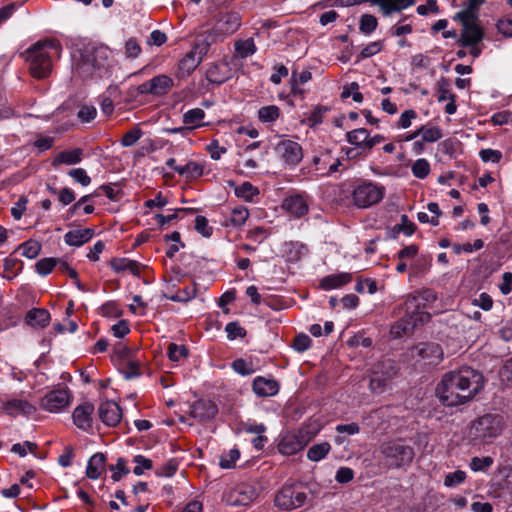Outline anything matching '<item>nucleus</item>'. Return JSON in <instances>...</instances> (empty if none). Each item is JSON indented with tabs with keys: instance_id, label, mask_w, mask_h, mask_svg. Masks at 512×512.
I'll list each match as a JSON object with an SVG mask.
<instances>
[{
	"instance_id": "obj_1",
	"label": "nucleus",
	"mask_w": 512,
	"mask_h": 512,
	"mask_svg": "<svg viewBox=\"0 0 512 512\" xmlns=\"http://www.w3.org/2000/svg\"><path fill=\"white\" fill-rule=\"evenodd\" d=\"M484 383L481 372L463 366L442 376L436 387V395L444 406L457 407L472 401L483 389Z\"/></svg>"
},
{
	"instance_id": "obj_2",
	"label": "nucleus",
	"mask_w": 512,
	"mask_h": 512,
	"mask_svg": "<svg viewBox=\"0 0 512 512\" xmlns=\"http://www.w3.org/2000/svg\"><path fill=\"white\" fill-rule=\"evenodd\" d=\"M110 50L105 45L88 43L73 54L74 69L83 79L103 77L110 67Z\"/></svg>"
},
{
	"instance_id": "obj_3",
	"label": "nucleus",
	"mask_w": 512,
	"mask_h": 512,
	"mask_svg": "<svg viewBox=\"0 0 512 512\" xmlns=\"http://www.w3.org/2000/svg\"><path fill=\"white\" fill-rule=\"evenodd\" d=\"M61 50L60 42L55 39L35 43L26 51L31 75L37 79L48 77L52 71V57H59Z\"/></svg>"
},
{
	"instance_id": "obj_4",
	"label": "nucleus",
	"mask_w": 512,
	"mask_h": 512,
	"mask_svg": "<svg viewBox=\"0 0 512 512\" xmlns=\"http://www.w3.org/2000/svg\"><path fill=\"white\" fill-rule=\"evenodd\" d=\"M405 315L391 326L390 334L393 338H400L413 332L419 323L428 322L431 315L421 310L419 297L408 296L404 305L399 308Z\"/></svg>"
},
{
	"instance_id": "obj_5",
	"label": "nucleus",
	"mask_w": 512,
	"mask_h": 512,
	"mask_svg": "<svg viewBox=\"0 0 512 512\" xmlns=\"http://www.w3.org/2000/svg\"><path fill=\"white\" fill-rule=\"evenodd\" d=\"M415 457V450L403 439L388 440L379 446V459L387 469H401L409 466Z\"/></svg>"
},
{
	"instance_id": "obj_6",
	"label": "nucleus",
	"mask_w": 512,
	"mask_h": 512,
	"mask_svg": "<svg viewBox=\"0 0 512 512\" xmlns=\"http://www.w3.org/2000/svg\"><path fill=\"white\" fill-rule=\"evenodd\" d=\"M317 491L302 483L284 485L275 496V505L281 510H295L306 504L313 506Z\"/></svg>"
},
{
	"instance_id": "obj_7",
	"label": "nucleus",
	"mask_w": 512,
	"mask_h": 512,
	"mask_svg": "<svg viewBox=\"0 0 512 512\" xmlns=\"http://www.w3.org/2000/svg\"><path fill=\"white\" fill-rule=\"evenodd\" d=\"M503 428L501 415L487 413L472 421L468 436L474 443L489 444L502 433Z\"/></svg>"
},
{
	"instance_id": "obj_8",
	"label": "nucleus",
	"mask_w": 512,
	"mask_h": 512,
	"mask_svg": "<svg viewBox=\"0 0 512 512\" xmlns=\"http://www.w3.org/2000/svg\"><path fill=\"white\" fill-rule=\"evenodd\" d=\"M399 366L393 359H382L372 367L370 390L380 394L386 390L390 382L398 375Z\"/></svg>"
},
{
	"instance_id": "obj_9",
	"label": "nucleus",
	"mask_w": 512,
	"mask_h": 512,
	"mask_svg": "<svg viewBox=\"0 0 512 512\" xmlns=\"http://www.w3.org/2000/svg\"><path fill=\"white\" fill-rule=\"evenodd\" d=\"M314 435L315 433L310 432L308 428H301L297 432H288L281 437L278 451L283 455H294L301 451Z\"/></svg>"
},
{
	"instance_id": "obj_10",
	"label": "nucleus",
	"mask_w": 512,
	"mask_h": 512,
	"mask_svg": "<svg viewBox=\"0 0 512 512\" xmlns=\"http://www.w3.org/2000/svg\"><path fill=\"white\" fill-rule=\"evenodd\" d=\"M385 189L383 186L372 182H363L358 185L352 194L354 204L359 208H368L377 204L384 197Z\"/></svg>"
},
{
	"instance_id": "obj_11",
	"label": "nucleus",
	"mask_w": 512,
	"mask_h": 512,
	"mask_svg": "<svg viewBox=\"0 0 512 512\" xmlns=\"http://www.w3.org/2000/svg\"><path fill=\"white\" fill-rule=\"evenodd\" d=\"M258 495L255 486L248 483H240L226 491L223 495V500L227 505L234 507L248 506Z\"/></svg>"
},
{
	"instance_id": "obj_12",
	"label": "nucleus",
	"mask_w": 512,
	"mask_h": 512,
	"mask_svg": "<svg viewBox=\"0 0 512 512\" xmlns=\"http://www.w3.org/2000/svg\"><path fill=\"white\" fill-rule=\"evenodd\" d=\"M455 20H459L462 25L461 37L458 43L463 47L474 46L482 41L484 37V31L478 24V16L471 18L454 17Z\"/></svg>"
},
{
	"instance_id": "obj_13",
	"label": "nucleus",
	"mask_w": 512,
	"mask_h": 512,
	"mask_svg": "<svg viewBox=\"0 0 512 512\" xmlns=\"http://www.w3.org/2000/svg\"><path fill=\"white\" fill-rule=\"evenodd\" d=\"M411 356L425 360L430 365H437L443 359V349L434 342L419 343L412 347Z\"/></svg>"
},
{
	"instance_id": "obj_14",
	"label": "nucleus",
	"mask_w": 512,
	"mask_h": 512,
	"mask_svg": "<svg viewBox=\"0 0 512 512\" xmlns=\"http://www.w3.org/2000/svg\"><path fill=\"white\" fill-rule=\"evenodd\" d=\"M70 404V393L66 388L48 392L41 401V407L46 411L57 413Z\"/></svg>"
},
{
	"instance_id": "obj_15",
	"label": "nucleus",
	"mask_w": 512,
	"mask_h": 512,
	"mask_svg": "<svg viewBox=\"0 0 512 512\" xmlns=\"http://www.w3.org/2000/svg\"><path fill=\"white\" fill-rule=\"evenodd\" d=\"M276 151L285 163L295 166L303 158L302 147L292 140H283L276 146Z\"/></svg>"
},
{
	"instance_id": "obj_16",
	"label": "nucleus",
	"mask_w": 512,
	"mask_h": 512,
	"mask_svg": "<svg viewBox=\"0 0 512 512\" xmlns=\"http://www.w3.org/2000/svg\"><path fill=\"white\" fill-rule=\"evenodd\" d=\"M100 420L109 427H115L122 418V409L114 401H105L98 407Z\"/></svg>"
},
{
	"instance_id": "obj_17",
	"label": "nucleus",
	"mask_w": 512,
	"mask_h": 512,
	"mask_svg": "<svg viewBox=\"0 0 512 512\" xmlns=\"http://www.w3.org/2000/svg\"><path fill=\"white\" fill-rule=\"evenodd\" d=\"M191 416L198 421H207L216 416L218 413L217 405L207 399H200L191 406Z\"/></svg>"
},
{
	"instance_id": "obj_18",
	"label": "nucleus",
	"mask_w": 512,
	"mask_h": 512,
	"mask_svg": "<svg viewBox=\"0 0 512 512\" xmlns=\"http://www.w3.org/2000/svg\"><path fill=\"white\" fill-rule=\"evenodd\" d=\"M94 405L90 402H84L78 405L72 414L74 424L81 430L87 431L92 426V414Z\"/></svg>"
},
{
	"instance_id": "obj_19",
	"label": "nucleus",
	"mask_w": 512,
	"mask_h": 512,
	"mask_svg": "<svg viewBox=\"0 0 512 512\" xmlns=\"http://www.w3.org/2000/svg\"><path fill=\"white\" fill-rule=\"evenodd\" d=\"M241 25L240 15L236 12L223 14L216 22L215 28L212 30L216 33L231 34L235 32Z\"/></svg>"
},
{
	"instance_id": "obj_20",
	"label": "nucleus",
	"mask_w": 512,
	"mask_h": 512,
	"mask_svg": "<svg viewBox=\"0 0 512 512\" xmlns=\"http://www.w3.org/2000/svg\"><path fill=\"white\" fill-rule=\"evenodd\" d=\"M4 411L12 417L18 415L30 416L36 411V407L23 399H12L3 403Z\"/></svg>"
},
{
	"instance_id": "obj_21",
	"label": "nucleus",
	"mask_w": 512,
	"mask_h": 512,
	"mask_svg": "<svg viewBox=\"0 0 512 512\" xmlns=\"http://www.w3.org/2000/svg\"><path fill=\"white\" fill-rule=\"evenodd\" d=\"M279 384L276 380L257 377L253 381V391L260 397H269L277 394Z\"/></svg>"
},
{
	"instance_id": "obj_22",
	"label": "nucleus",
	"mask_w": 512,
	"mask_h": 512,
	"mask_svg": "<svg viewBox=\"0 0 512 512\" xmlns=\"http://www.w3.org/2000/svg\"><path fill=\"white\" fill-rule=\"evenodd\" d=\"M229 67L227 63H214L206 71V79L214 84L220 85L229 79Z\"/></svg>"
},
{
	"instance_id": "obj_23",
	"label": "nucleus",
	"mask_w": 512,
	"mask_h": 512,
	"mask_svg": "<svg viewBox=\"0 0 512 512\" xmlns=\"http://www.w3.org/2000/svg\"><path fill=\"white\" fill-rule=\"evenodd\" d=\"M415 0H373L374 5H378L384 16H389L393 12H400L401 10L414 5Z\"/></svg>"
},
{
	"instance_id": "obj_24",
	"label": "nucleus",
	"mask_w": 512,
	"mask_h": 512,
	"mask_svg": "<svg viewBox=\"0 0 512 512\" xmlns=\"http://www.w3.org/2000/svg\"><path fill=\"white\" fill-rule=\"evenodd\" d=\"M51 316L44 308H33L25 316V322L32 327L44 328L50 322Z\"/></svg>"
},
{
	"instance_id": "obj_25",
	"label": "nucleus",
	"mask_w": 512,
	"mask_h": 512,
	"mask_svg": "<svg viewBox=\"0 0 512 512\" xmlns=\"http://www.w3.org/2000/svg\"><path fill=\"white\" fill-rule=\"evenodd\" d=\"M94 236V230L91 228L77 229L68 231L64 235L65 243L70 246L79 247L87 243Z\"/></svg>"
},
{
	"instance_id": "obj_26",
	"label": "nucleus",
	"mask_w": 512,
	"mask_h": 512,
	"mask_svg": "<svg viewBox=\"0 0 512 512\" xmlns=\"http://www.w3.org/2000/svg\"><path fill=\"white\" fill-rule=\"evenodd\" d=\"M283 208L296 217H301L308 212L307 202L301 195L287 197L283 202Z\"/></svg>"
},
{
	"instance_id": "obj_27",
	"label": "nucleus",
	"mask_w": 512,
	"mask_h": 512,
	"mask_svg": "<svg viewBox=\"0 0 512 512\" xmlns=\"http://www.w3.org/2000/svg\"><path fill=\"white\" fill-rule=\"evenodd\" d=\"M215 35L214 31H207L197 36L191 51L202 60L208 53L211 44L215 41Z\"/></svg>"
},
{
	"instance_id": "obj_28",
	"label": "nucleus",
	"mask_w": 512,
	"mask_h": 512,
	"mask_svg": "<svg viewBox=\"0 0 512 512\" xmlns=\"http://www.w3.org/2000/svg\"><path fill=\"white\" fill-rule=\"evenodd\" d=\"M106 456L103 453H96L88 461L86 476L90 479H97L105 470Z\"/></svg>"
},
{
	"instance_id": "obj_29",
	"label": "nucleus",
	"mask_w": 512,
	"mask_h": 512,
	"mask_svg": "<svg viewBox=\"0 0 512 512\" xmlns=\"http://www.w3.org/2000/svg\"><path fill=\"white\" fill-rule=\"evenodd\" d=\"M83 150L81 148H75L72 150H64L56 155L52 161L54 167L60 164L74 165L81 161Z\"/></svg>"
},
{
	"instance_id": "obj_30",
	"label": "nucleus",
	"mask_w": 512,
	"mask_h": 512,
	"mask_svg": "<svg viewBox=\"0 0 512 512\" xmlns=\"http://www.w3.org/2000/svg\"><path fill=\"white\" fill-rule=\"evenodd\" d=\"M110 266L117 273L129 271L135 276L140 275V264L135 260H129L126 258H112L110 260Z\"/></svg>"
},
{
	"instance_id": "obj_31",
	"label": "nucleus",
	"mask_w": 512,
	"mask_h": 512,
	"mask_svg": "<svg viewBox=\"0 0 512 512\" xmlns=\"http://www.w3.org/2000/svg\"><path fill=\"white\" fill-rule=\"evenodd\" d=\"M201 59L195 55L192 51H189L185 54V56L179 61L178 70L181 77H185L190 75L197 66L201 63Z\"/></svg>"
},
{
	"instance_id": "obj_32",
	"label": "nucleus",
	"mask_w": 512,
	"mask_h": 512,
	"mask_svg": "<svg viewBox=\"0 0 512 512\" xmlns=\"http://www.w3.org/2000/svg\"><path fill=\"white\" fill-rule=\"evenodd\" d=\"M352 280L349 273H340L324 277L321 280V287L325 290L339 288Z\"/></svg>"
},
{
	"instance_id": "obj_33",
	"label": "nucleus",
	"mask_w": 512,
	"mask_h": 512,
	"mask_svg": "<svg viewBox=\"0 0 512 512\" xmlns=\"http://www.w3.org/2000/svg\"><path fill=\"white\" fill-rule=\"evenodd\" d=\"M153 95L161 96L168 93L173 86V80L166 75H158L150 79Z\"/></svg>"
},
{
	"instance_id": "obj_34",
	"label": "nucleus",
	"mask_w": 512,
	"mask_h": 512,
	"mask_svg": "<svg viewBox=\"0 0 512 512\" xmlns=\"http://www.w3.org/2000/svg\"><path fill=\"white\" fill-rule=\"evenodd\" d=\"M204 173V165L199 162L189 161L178 170V174L187 180H194Z\"/></svg>"
},
{
	"instance_id": "obj_35",
	"label": "nucleus",
	"mask_w": 512,
	"mask_h": 512,
	"mask_svg": "<svg viewBox=\"0 0 512 512\" xmlns=\"http://www.w3.org/2000/svg\"><path fill=\"white\" fill-rule=\"evenodd\" d=\"M205 118V112L201 108L188 110L183 115V123L189 125L190 130L203 126L202 121Z\"/></svg>"
},
{
	"instance_id": "obj_36",
	"label": "nucleus",
	"mask_w": 512,
	"mask_h": 512,
	"mask_svg": "<svg viewBox=\"0 0 512 512\" xmlns=\"http://www.w3.org/2000/svg\"><path fill=\"white\" fill-rule=\"evenodd\" d=\"M228 183L235 188V195L245 200H252L253 196L259 194L258 188L254 187L250 182H244L240 186H236L233 181Z\"/></svg>"
},
{
	"instance_id": "obj_37",
	"label": "nucleus",
	"mask_w": 512,
	"mask_h": 512,
	"mask_svg": "<svg viewBox=\"0 0 512 512\" xmlns=\"http://www.w3.org/2000/svg\"><path fill=\"white\" fill-rule=\"evenodd\" d=\"M331 450V445L328 442L314 444L307 451V458L311 461L317 462L322 460Z\"/></svg>"
},
{
	"instance_id": "obj_38",
	"label": "nucleus",
	"mask_w": 512,
	"mask_h": 512,
	"mask_svg": "<svg viewBox=\"0 0 512 512\" xmlns=\"http://www.w3.org/2000/svg\"><path fill=\"white\" fill-rule=\"evenodd\" d=\"M368 136H369V133L365 128H359V129H355V130H352L347 133V141L350 144L360 146V147L363 146L366 148Z\"/></svg>"
},
{
	"instance_id": "obj_39",
	"label": "nucleus",
	"mask_w": 512,
	"mask_h": 512,
	"mask_svg": "<svg viewBox=\"0 0 512 512\" xmlns=\"http://www.w3.org/2000/svg\"><path fill=\"white\" fill-rule=\"evenodd\" d=\"M419 132L425 142H436L443 136L442 130L437 126L422 125Z\"/></svg>"
},
{
	"instance_id": "obj_40",
	"label": "nucleus",
	"mask_w": 512,
	"mask_h": 512,
	"mask_svg": "<svg viewBox=\"0 0 512 512\" xmlns=\"http://www.w3.org/2000/svg\"><path fill=\"white\" fill-rule=\"evenodd\" d=\"M378 20L374 15L363 14L360 18L359 29L365 35H370L376 30Z\"/></svg>"
},
{
	"instance_id": "obj_41",
	"label": "nucleus",
	"mask_w": 512,
	"mask_h": 512,
	"mask_svg": "<svg viewBox=\"0 0 512 512\" xmlns=\"http://www.w3.org/2000/svg\"><path fill=\"white\" fill-rule=\"evenodd\" d=\"M18 249L22 251V255L24 257L34 259L41 251V244L38 241L29 240L22 243Z\"/></svg>"
},
{
	"instance_id": "obj_42",
	"label": "nucleus",
	"mask_w": 512,
	"mask_h": 512,
	"mask_svg": "<svg viewBox=\"0 0 512 512\" xmlns=\"http://www.w3.org/2000/svg\"><path fill=\"white\" fill-rule=\"evenodd\" d=\"M486 0H466V8L456 13V17L471 18L478 16L479 7L485 3Z\"/></svg>"
},
{
	"instance_id": "obj_43",
	"label": "nucleus",
	"mask_w": 512,
	"mask_h": 512,
	"mask_svg": "<svg viewBox=\"0 0 512 512\" xmlns=\"http://www.w3.org/2000/svg\"><path fill=\"white\" fill-rule=\"evenodd\" d=\"M280 115V109L276 105H269L259 109L258 118L261 122H274Z\"/></svg>"
},
{
	"instance_id": "obj_44",
	"label": "nucleus",
	"mask_w": 512,
	"mask_h": 512,
	"mask_svg": "<svg viewBox=\"0 0 512 512\" xmlns=\"http://www.w3.org/2000/svg\"><path fill=\"white\" fill-rule=\"evenodd\" d=\"M235 50L241 58H246L256 51V47L252 38L240 40L235 43Z\"/></svg>"
},
{
	"instance_id": "obj_45",
	"label": "nucleus",
	"mask_w": 512,
	"mask_h": 512,
	"mask_svg": "<svg viewBox=\"0 0 512 512\" xmlns=\"http://www.w3.org/2000/svg\"><path fill=\"white\" fill-rule=\"evenodd\" d=\"M23 263L16 258H6L4 261V272L8 279H13L22 270Z\"/></svg>"
},
{
	"instance_id": "obj_46",
	"label": "nucleus",
	"mask_w": 512,
	"mask_h": 512,
	"mask_svg": "<svg viewBox=\"0 0 512 512\" xmlns=\"http://www.w3.org/2000/svg\"><path fill=\"white\" fill-rule=\"evenodd\" d=\"M196 296V287L195 284L191 286L185 287L182 290H179L176 294L172 296H166L168 299L174 302H187L193 299Z\"/></svg>"
},
{
	"instance_id": "obj_47",
	"label": "nucleus",
	"mask_w": 512,
	"mask_h": 512,
	"mask_svg": "<svg viewBox=\"0 0 512 512\" xmlns=\"http://www.w3.org/2000/svg\"><path fill=\"white\" fill-rule=\"evenodd\" d=\"M248 217H249V212H248L247 208H245L243 206H239V207H235L234 209H232L229 221H230L231 225H233V226H241L246 222Z\"/></svg>"
},
{
	"instance_id": "obj_48",
	"label": "nucleus",
	"mask_w": 512,
	"mask_h": 512,
	"mask_svg": "<svg viewBox=\"0 0 512 512\" xmlns=\"http://www.w3.org/2000/svg\"><path fill=\"white\" fill-rule=\"evenodd\" d=\"M412 173L418 179L426 178L430 173V164L426 159H418L412 165Z\"/></svg>"
},
{
	"instance_id": "obj_49",
	"label": "nucleus",
	"mask_w": 512,
	"mask_h": 512,
	"mask_svg": "<svg viewBox=\"0 0 512 512\" xmlns=\"http://www.w3.org/2000/svg\"><path fill=\"white\" fill-rule=\"evenodd\" d=\"M57 264L58 259L56 258H43L36 263L35 268L40 275L46 276L57 266Z\"/></svg>"
},
{
	"instance_id": "obj_50",
	"label": "nucleus",
	"mask_w": 512,
	"mask_h": 512,
	"mask_svg": "<svg viewBox=\"0 0 512 512\" xmlns=\"http://www.w3.org/2000/svg\"><path fill=\"white\" fill-rule=\"evenodd\" d=\"M493 464V459L490 456L486 457H473L470 461V468L475 471L486 472Z\"/></svg>"
},
{
	"instance_id": "obj_51",
	"label": "nucleus",
	"mask_w": 512,
	"mask_h": 512,
	"mask_svg": "<svg viewBox=\"0 0 512 512\" xmlns=\"http://www.w3.org/2000/svg\"><path fill=\"white\" fill-rule=\"evenodd\" d=\"M240 457V452L238 449H231L227 454H224L220 458L219 465L223 469H230L235 466L236 461Z\"/></svg>"
},
{
	"instance_id": "obj_52",
	"label": "nucleus",
	"mask_w": 512,
	"mask_h": 512,
	"mask_svg": "<svg viewBox=\"0 0 512 512\" xmlns=\"http://www.w3.org/2000/svg\"><path fill=\"white\" fill-rule=\"evenodd\" d=\"M416 230V225L408 219V216L403 214L401 222L393 227V232H403L407 236L412 235Z\"/></svg>"
},
{
	"instance_id": "obj_53",
	"label": "nucleus",
	"mask_w": 512,
	"mask_h": 512,
	"mask_svg": "<svg viewBox=\"0 0 512 512\" xmlns=\"http://www.w3.org/2000/svg\"><path fill=\"white\" fill-rule=\"evenodd\" d=\"M382 41H374L365 46L358 55V61L372 57L382 50Z\"/></svg>"
},
{
	"instance_id": "obj_54",
	"label": "nucleus",
	"mask_w": 512,
	"mask_h": 512,
	"mask_svg": "<svg viewBox=\"0 0 512 512\" xmlns=\"http://www.w3.org/2000/svg\"><path fill=\"white\" fill-rule=\"evenodd\" d=\"M311 77H312V74L308 70L302 71L299 75L296 74V71H293L292 78H291L293 94L301 93V90H298L297 86L305 84L306 82H308L311 79Z\"/></svg>"
},
{
	"instance_id": "obj_55",
	"label": "nucleus",
	"mask_w": 512,
	"mask_h": 512,
	"mask_svg": "<svg viewBox=\"0 0 512 512\" xmlns=\"http://www.w3.org/2000/svg\"><path fill=\"white\" fill-rule=\"evenodd\" d=\"M142 136V131L140 128L138 127H134L132 129H130L129 131H127L122 139H121V144L122 146L124 147H130V146H133Z\"/></svg>"
},
{
	"instance_id": "obj_56",
	"label": "nucleus",
	"mask_w": 512,
	"mask_h": 512,
	"mask_svg": "<svg viewBox=\"0 0 512 512\" xmlns=\"http://www.w3.org/2000/svg\"><path fill=\"white\" fill-rule=\"evenodd\" d=\"M121 373L125 379H132L140 375L139 363L134 360H128L121 368Z\"/></svg>"
},
{
	"instance_id": "obj_57",
	"label": "nucleus",
	"mask_w": 512,
	"mask_h": 512,
	"mask_svg": "<svg viewBox=\"0 0 512 512\" xmlns=\"http://www.w3.org/2000/svg\"><path fill=\"white\" fill-rule=\"evenodd\" d=\"M134 462L136 463V466L134 467L133 472L137 476L142 475L144 470H150L153 468L152 461L143 455H136L134 457Z\"/></svg>"
},
{
	"instance_id": "obj_58",
	"label": "nucleus",
	"mask_w": 512,
	"mask_h": 512,
	"mask_svg": "<svg viewBox=\"0 0 512 512\" xmlns=\"http://www.w3.org/2000/svg\"><path fill=\"white\" fill-rule=\"evenodd\" d=\"M188 349L183 345L170 343L168 346V357L171 361H179L182 357H187Z\"/></svg>"
},
{
	"instance_id": "obj_59",
	"label": "nucleus",
	"mask_w": 512,
	"mask_h": 512,
	"mask_svg": "<svg viewBox=\"0 0 512 512\" xmlns=\"http://www.w3.org/2000/svg\"><path fill=\"white\" fill-rule=\"evenodd\" d=\"M225 331L227 332V336L230 340H234L236 338H243L246 336V330L240 326L238 322H230L226 325Z\"/></svg>"
},
{
	"instance_id": "obj_60",
	"label": "nucleus",
	"mask_w": 512,
	"mask_h": 512,
	"mask_svg": "<svg viewBox=\"0 0 512 512\" xmlns=\"http://www.w3.org/2000/svg\"><path fill=\"white\" fill-rule=\"evenodd\" d=\"M465 479L466 473L462 470H457L445 476L444 485L447 487H453L463 483Z\"/></svg>"
},
{
	"instance_id": "obj_61",
	"label": "nucleus",
	"mask_w": 512,
	"mask_h": 512,
	"mask_svg": "<svg viewBox=\"0 0 512 512\" xmlns=\"http://www.w3.org/2000/svg\"><path fill=\"white\" fill-rule=\"evenodd\" d=\"M141 51H142V49H141V46H140L139 42L137 41V39L130 38L126 41L125 55L127 58H131V59L137 58L140 55Z\"/></svg>"
},
{
	"instance_id": "obj_62",
	"label": "nucleus",
	"mask_w": 512,
	"mask_h": 512,
	"mask_svg": "<svg viewBox=\"0 0 512 512\" xmlns=\"http://www.w3.org/2000/svg\"><path fill=\"white\" fill-rule=\"evenodd\" d=\"M195 229L204 237H210L213 231L212 227L208 224V220L201 215H198L195 219Z\"/></svg>"
},
{
	"instance_id": "obj_63",
	"label": "nucleus",
	"mask_w": 512,
	"mask_h": 512,
	"mask_svg": "<svg viewBox=\"0 0 512 512\" xmlns=\"http://www.w3.org/2000/svg\"><path fill=\"white\" fill-rule=\"evenodd\" d=\"M68 175L83 186H88L91 183V178L87 175L83 168L71 169L68 172Z\"/></svg>"
},
{
	"instance_id": "obj_64",
	"label": "nucleus",
	"mask_w": 512,
	"mask_h": 512,
	"mask_svg": "<svg viewBox=\"0 0 512 512\" xmlns=\"http://www.w3.org/2000/svg\"><path fill=\"white\" fill-rule=\"evenodd\" d=\"M498 31L506 37H512V14L502 18L497 23Z\"/></svg>"
}]
</instances>
